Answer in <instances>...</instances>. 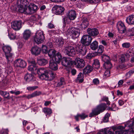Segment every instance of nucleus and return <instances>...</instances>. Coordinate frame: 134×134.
<instances>
[{
  "label": "nucleus",
  "mask_w": 134,
  "mask_h": 134,
  "mask_svg": "<svg viewBox=\"0 0 134 134\" xmlns=\"http://www.w3.org/2000/svg\"><path fill=\"white\" fill-rule=\"evenodd\" d=\"M8 129H3L1 131L2 134H8Z\"/></svg>",
  "instance_id": "56"
},
{
  "label": "nucleus",
  "mask_w": 134,
  "mask_h": 134,
  "mask_svg": "<svg viewBox=\"0 0 134 134\" xmlns=\"http://www.w3.org/2000/svg\"><path fill=\"white\" fill-rule=\"evenodd\" d=\"M54 60L57 63H59L60 61H62V56L61 54L59 52L57 53L54 56Z\"/></svg>",
  "instance_id": "28"
},
{
  "label": "nucleus",
  "mask_w": 134,
  "mask_h": 134,
  "mask_svg": "<svg viewBox=\"0 0 134 134\" xmlns=\"http://www.w3.org/2000/svg\"><path fill=\"white\" fill-rule=\"evenodd\" d=\"M45 39L43 33L41 30L37 31L34 37V40L37 44L42 43Z\"/></svg>",
  "instance_id": "4"
},
{
  "label": "nucleus",
  "mask_w": 134,
  "mask_h": 134,
  "mask_svg": "<svg viewBox=\"0 0 134 134\" xmlns=\"http://www.w3.org/2000/svg\"><path fill=\"white\" fill-rule=\"evenodd\" d=\"M0 94L5 98L9 99V94L7 92L0 91Z\"/></svg>",
  "instance_id": "36"
},
{
  "label": "nucleus",
  "mask_w": 134,
  "mask_h": 134,
  "mask_svg": "<svg viewBox=\"0 0 134 134\" xmlns=\"http://www.w3.org/2000/svg\"><path fill=\"white\" fill-rule=\"evenodd\" d=\"M104 47L101 45H99L98 48L97 52L98 53L101 54L104 51Z\"/></svg>",
  "instance_id": "42"
},
{
  "label": "nucleus",
  "mask_w": 134,
  "mask_h": 134,
  "mask_svg": "<svg viewBox=\"0 0 134 134\" xmlns=\"http://www.w3.org/2000/svg\"><path fill=\"white\" fill-rule=\"evenodd\" d=\"M79 116L82 119H84L88 116V115L84 113H82L81 114H79Z\"/></svg>",
  "instance_id": "58"
},
{
  "label": "nucleus",
  "mask_w": 134,
  "mask_h": 134,
  "mask_svg": "<svg viewBox=\"0 0 134 134\" xmlns=\"http://www.w3.org/2000/svg\"><path fill=\"white\" fill-rule=\"evenodd\" d=\"M65 84L64 80L63 78H60V80L57 83V86L58 87H60Z\"/></svg>",
  "instance_id": "43"
},
{
  "label": "nucleus",
  "mask_w": 134,
  "mask_h": 134,
  "mask_svg": "<svg viewBox=\"0 0 134 134\" xmlns=\"http://www.w3.org/2000/svg\"><path fill=\"white\" fill-rule=\"evenodd\" d=\"M133 73H134V69L131 70L129 71L126 73V75L130 76Z\"/></svg>",
  "instance_id": "55"
},
{
  "label": "nucleus",
  "mask_w": 134,
  "mask_h": 134,
  "mask_svg": "<svg viewBox=\"0 0 134 134\" xmlns=\"http://www.w3.org/2000/svg\"><path fill=\"white\" fill-rule=\"evenodd\" d=\"M125 60V55H122L121 56V57L120 58L119 61L121 63H124Z\"/></svg>",
  "instance_id": "54"
},
{
  "label": "nucleus",
  "mask_w": 134,
  "mask_h": 134,
  "mask_svg": "<svg viewBox=\"0 0 134 134\" xmlns=\"http://www.w3.org/2000/svg\"><path fill=\"white\" fill-rule=\"evenodd\" d=\"M110 75V71L109 70H106L104 73V76L106 77H108Z\"/></svg>",
  "instance_id": "60"
},
{
  "label": "nucleus",
  "mask_w": 134,
  "mask_h": 134,
  "mask_svg": "<svg viewBox=\"0 0 134 134\" xmlns=\"http://www.w3.org/2000/svg\"><path fill=\"white\" fill-rule=\"evenodd\" d=\"M66 16L70 20H74L76 18L77 14L75 10H71L67 13Z\"/></svg>",
  "instance_id": "15"
},
{
  "label": "nucleus",
  "mask_w": 134,
  "mask_h": 134,
  "mask_svg": "<svg viewBox=\"0 0 134 134\" xmlns=\"http://www.w3.org/2000/svg\"><path fill=\"white\" fill-rule=\"evenodd\" d=\"M103 101H105L107 102V104L108 105H109L110 104V102L108 100V97L106 96H104L102 98L101 100H100L99 102H101Z\"/></svg>",
  "instance_id": "41"
},
{
  "label": "nucleus",
  "mask_w": 134,
  "mask_h": 134,
  "mask_svg": "<svg viewBox=\"0 0 134 134\" xmlns=\"http://www.w3.org/2000/svg\"><path fill=\"white\" fill-rule=\"evenodd\" d=\"M102 60L104 63L108 61H109L110 58L109 56L106 55H103L102 56Z\"/></svg>",
  "instance_id": "45"
},
{
  "label": "nucleus",
  "mask_w": 134,
  "mask_h": 134,
  "mask_svg": "<svg viewBox=\"0 0 134 134\" xmlns=\"http://www.w3.org/2000/svg\"><path fill=\"white\" fill-rule=\"evenodd\" d=\"M130 125H132L134 127V119L133 120L129 121L127 123L125 126L126 127L129 126Z\"/></svg>",
  "instance_id": "49"
},
{
  "label": "nucleus",
  "mask_w": 134,
  "mask_h": 134,
  "mask_svg": "<svg viewBox=\"0 0 134 134\" xmlns=\"http://www.w3.org/2000/svg\"><path fill=\"white\" fill-rule=\"evenodd\" d=\"M37 6L34 4H30L27 7L26 13L27 14H32L35 13L37 10Z\"/></svg>",
  "instance_id": "11"
},
{
  "label": "nucleus",
  "mask_w": 134,
  "mask_h": 134,
  "mask_svg": "<svg viewBox=\"0 0 134 134\" xmlns=\"http://www.w3.org/2000/svg\"><path fill=\"white\" fill-rule=\"evenodd\" d=\"M55 14L57 15H60L62 14L64 11L65 9L64 8L61 6L57 5L54 7Z\"/></svg>",
  "instance_id": "17"
},
{
  "label": "nucleus",
  "mask_w": 134,
  "mask_h": 134,
  "mask_svg": "<svg viewBox=\"0 0 134 134\" xmlns=\"http://www.w3.org/2000/svg\"><path fill=\"white\" fill-rule=\"evenodd\" d=\"M126 22L129 25L134 24V15H131L126 19Z\"/></svg>",
  "instance_id": "23"
},
{
  "label": "nucleus",
  "mask_w": 134,
  "mask_h": 134,
  "mask_svg": "<svg viewBox=\"0 0 134 134\" xmlns=\"http://www.w3.org/2000/svg\"><path fill=\"white\" fill-rule=\"evenodd\" d=\"M92 40L91 36L88 35H83L81 38V43L85 46H88L91 43Z\"/></svg>",
  "instance_id": "8"
},
{
  "label": "nucleus",
  "mask_w": 134,
  "mask_h": 134,
  "mask_svg": "<svg viewBox=\"0 0 134 134\" xmlns=\"http://www.w3.org/2000/svg\"><path fill=\"white\" fill-rule=\"evenodd\" d=\"M42 50L44 54H47L48 53L47 47L45 45H42Z\"/></svg>",
  "instance_id": "48"
},
{
  "label": "nucleus",
  "mask_w": 134,
  "mask_h": 134,
  "mask_svg": "<svg viewBox=\"0 0 134 134\" xmlns=\"http://www.w3.org/2000/svg\"><path fill=\"white\" fill-rule=\"evenodd\" d=\"M48 61L46 59H42L39 60L38 63L40 65H44L48 63Z\"/></svg>",
  "instance_id": "38"
},
{
  "label": "nucleus",
  "mask_w": 134,
  "mask_h": 134,
  "mask_svg": "<svg viewBox=\"0 0 134 134\" xmlns=\"http://www.w3.org/2000/svg\"><path fill=\"white\" fill-rule=\"evenodd\" d=\"M66 35L71 36L73 39L78 37L80 34V30L73 27H70L66 31Z\"/></svg>",
  "instance_id": "1"
},
{
  "label": "nucleus",
  "mask_w": 134,
  "mask_h": 134,
  "mask_svg": "<svg viewBox=\"0 0 134 134\" xmlns=\"http://www.w3.org/2000/svg\"><path fill=\"white\" fill-rule=\"evenodd\" d=\"M113 129H118V130L115 131V134H123L124 131V127L121 126L118 127H114Z\"/></svg>",
  "instance_id": "25"
},
{
  "label": "nucleus",
  "mask_w": 134,
  "mask_h": 134,
  "mask_svg": "<svg viewBox=\"0 0 134 134\" xmlns=\"http://www.w3.org/2000/svg\"><path fill=\"white\" fill-rule=\"evenodd\" d=\"M83 76L81 72H80L77 75V77L76 79L77 82L81 83L83 81Z\"/></svg>",
  "instance_id": "30"
},
{
  "label": "nucleus",
  "mask_w": 134,
  "mask_h": 134,
  "mask_svg": "<svg viewBox=\"0 0 134 134\" xmlns=\"http://www.w3.org/2000/svg\"><path fill=\"white\" fill-rule=\"evenodd\" d=\"M71 72L72 75H74L76 74V70L75 69H72L71 71Z\"/></svg>",
  "instance_id": "62"
},
{
  "label": "nucleus",
  "mask_w": 134,
  "mask_h": 134,
  "mask_svg": "<svg viewBox=\"0 0 134 134\" xmlns=\"http://www.w3.org/2000/svg\"><path fill=\"white\" fill-rule=\"evenodd\" d=\"M86 1L90 3H97L99 2V0H86Z\"/></svg>",
  "instance_id": "51"
},
{
  "label": "nucleus",
  "mask_w": 134,
  "mask_h": 134,
  "mask_svg": "<svg viewBox=\"0 0 134 134\" xmlns=\"http://www.w3.org/2000/svg\"><path fill=\"white\" fill-rule=\"evenodd\" d=\"M106 108L105 103H102L98 105L97 107L93 109L92 112L89 115L90 117H92L94 115H97L103 111Z\"/></svg>",
  "instance_id": "2"
},
{
  "label": "nucleus",
  "mask_w": 134,
  "mask_h": 134,
  "mask_svg": "<svg viewBox=\"0 0 134 134\" xmlns=\"http://www.w3.org/2000/svg\"><path fill=\"white\" fill-rule=\"evenodd\" d=\"M61 62L62 65L66 67H70L75 64L74 61H72L69 58L63 57Z\"/></svg>",
  "instance_id": "9"
},
{
  "label": "nucleus",
  "mask_w": 134,
  "mask_h": 134,
  "mask_svg": "<svg viewBox=\"0 0 134 134\" xmlns=\"http://www.w3.org/2000/svg\"><path fill=\"white\" fill-rule=\"evenodd\" d=\"M38 88L37 86H28L27 87V89L28 91H33Z\"/></svg>",
  "instance_id": "52"
},
{
  "label": "nucleus",
  "mask_w": 134,
  "mask_h": 134,
  "mask_svg": "<svg viewBox=\"0 0 134 134\" xmlns=\"http://www.w3.org/2000/svg\"><path fill=\"white\" fill-rule=\"evenodd\" d=\"M18 2H20V4L23 5L25 7H27L29 2L27 0H18Z\"/></svg>",
  "instance_id": "37"
},
{
  "label": "nucleus",
  "mask_w": 134,
  "mask_h": 134,
  "mask_svg": "<svg viewBox=\"0 0 134 134\" xmlns=\"http://www.w3.org/2000/svg\"><path fill=\"white\" fill-rule=\"evenodd\" d=\"M93 70V67L89 65H88L83 69V74H86L90 73Z\"/></svg>",
  "instance_id": "20"
},
{
  "label": "nucleus",
  "mask_w": 134,
  "mask_h": 134,
  "mask_svg": "<svg viewBox=\"0 0 134 134\" xmlns=\"http://www.w3.org/2000/svg\"><path fill=\"white\" fill-rule=\"evenodd\" d=\"M14 65L15 67L24 68L26 66V63L24 60L20 59H18L15 60Z\"/></svg>",
  "instance_id": "10"
},
{
  "label": "nucleus",
  "mask_w": 134,
  "mask_h": 134,
  "mask_svg": "<svg viewBox=\"0 0 134 134\" xmlns=\"http://www.w3.org/2000/svg\"><path fill=\"white\" fill-rule=\"evenodd\" d=\"M49 67L51 69L54 70H57L58 68L57 64L52 59L49 61Z\"/></svg>",
  "instance_id": "21"
},
{
  "label": "nucleus",
  "mask_w": 134,
  "mask_h": 134,
  "mask_svg": "<svg viewBox=\"0 0 134 134\" xmlns=\"http://www.w3.org/2000/svg\"><path fill=\"white\" fill-rule=\"evenodd\" d=\"M112 66V64L109 61L104 63L103 65L104 67L107 69H110Z\"/></svg>",
  "instance_id": "33"
},
{
  "label": "nucleus",
  "mask_w": 134,
  "mask_h": 134,
  "mask_svg": "<svg viewBox=\"0 0 134 134\" xmlns=\"http://www.w3.org/2000/svg\"><path fill=\"white\" fill-rule=\"evenodd\" d=\"M41 94L40 92L35 91L30 94L26 96V98L29 99L38 96Z\"/></svg>",
  "instance_id": "29"
},
{
  "label": "nucleus",
  "mask_w": 134,
  "mask_h": 134,
  "mask_svg": "<svg viewBox=\"0 0 134 134\" xmlns=\"http://www.w3.org/2000/svg\"><path fill=\"white\" fill-rule=\"evenodd\" d=\"M22 23L21 20L14 21L12 23L11 26L14 30H19L21 27Z\"/></svg>",
  "instance_id": "14"
},
{
  "label": "nucleus",
  "mask_w": 134,
  "mask_h": 134,
  "mask_svg": "<svg viewBox=\"0 0 134 134\" xmlns=\"http://www.w3.org/2000/svg\"><path fill=\"white\" fill-rule=\"evenodd\" d=\"M56 44L59 46L62 45L64 43L63 40L61 38H59L56 41Z\"/></svg>",
  "instance_id": "46"
},
{
  "label": "nucleus",
  "mask_w": 134,
  "mask_h": 134,
  "mask_svg": "<svg viewBox=\"0 0 134 134\" xmlns=\"http://www.w3.org/2000/svg\"><path fill=\"white\" fill-rule=\"evenodd\" d=\"M34 77L31 74L27 73L25 75L24 79L27 82L33 81L34 80Z\"/></svg>",
  "instance_id": "24"
},
{
  "label": "nucleus",
  "mask_w": 134,
  "mask_h": 134,
  "mask_svg": "<svg viewBox=\"0 0 134 134\" xmlns=\"http://www.w3.org/2000/svg\"><path fill=\"white\" fill-rule=\"evenodd\" d=\"M117 27L119 33L122 34L125 33L126 27L123 22L121 21H119L117 24Z\"/></svg>",
  "instance_id": "12"
},
{
  "label": "nucleus",
  "mask_w": 134,
  "mask_h": 134,
  "mask_svg": "<svg viewBox=\"0 0 134 134\" xmlns=\"http://www.w3.org/2000/svg\"><path fill=\"white\" fill-rule=\"evenodd\" d=\"M56 52V51L55 50L52 49H50L48 51L47 53L50 57L52 58L54 56Z\"/></svg>",
  "instance_id": "34"
},
{
  "label": "nucleus",
  "mask_w": 134,
  "mask_h": 134,
  "mask_svg": "<svg viewBox=\"0 0 134 134\" xmlns=\"http://www.w3.org/2000/svg\"><path fill=\"white\" fill-rule=\"evenodd\" d=\"M93 82L94 84L97 85L99 84V80L98 79H95L93 80Z\"/></svg>",
  "instance_id": "57"
},
{
  "label": "nucleus",
  "mask_w": 134,
  "mask_h": 134,
  "mask_svg": "<svg viewBox=\"0 0 134 134\" xmlns=\"http://www.w3.org/2000/svg\"><path fill=\"white\" fill-rule=\"evenodd\" d=\"M18 11L21 13H24L26 14V10L27 9V7H25L23 5L19 4L18 7Z\"/></svg>",
  "instance_id": "27"
},
{
  "label": "nucleus",
  "mask_w": 134,
  "mask_h": 134,
  "mask_svg": "<svg viewBox=\"0 0 134 134\" xmlns=\"http://www.w3.org/2000/svg\"><path fill=\"white\" fill-rule=\"evenodd\" d=\"M98 134H114L111 131L108 129L104 130V131L100 132Z\"/></svg>",
  "instance_id": "39"
},
{
  "label": "nucleus",
  "mask_w": 134,
  "mask_h": 134,
  "mask_svg": "<svg viewBox=\"0 0 134 134\" xmlns=\"http://www.w3.org/2000/svg\"><path fill=\"white\" fill-rule=\"evenodd\" d=\"M75 48L77 53L80 56L82 57L86 54L87 48L85 46L78 44L75 45Z\"/></svg>",
  "instance_id": "5"
},
{
  "label": "nucleus",
  "mask_w": 134,
  "mask_h": 134,
  "mask_svg": "<svg viewBox=\"0 0 134 134\" xmlns=\"http://www.w3.org/2000/svg\"><path fill=\"white\" fill-rule=\"evenodd\" d=\"M37 73L39 75L40 78L42 80H49L51 79V78L49 79V71L44 68L38 69Z\"/></svg>",
  "instance_id": "3"
},
{
  "label": "nucleus",
  "mask_w": 134,
  "mask_h": 134,
  "mask_svg": "<svg viewBox=\"0 0 134 134\" xmlns=\"http://www.w3.org/2000/svg\"><path fill=\"white\" fill-rule=\"evenodd\" d=\"M122 46L125 48H129L130 46V44L129 42H125L122 44Z\"/></svg>",
  "instance_id": "47"
},
{
  "label": "nucleus",
  "mask_w": 134,
  "mask_h": 134,
  "mask_svg": "<svg viewBox=\"0 0 134 134\" xmlns=\"http://www.w3.org/2000/svg\"><path fill=\"white\" fill-rule=\"evenodd\" d=\"M43 110V112L47 115L51 114L52 112L51 109L47 108H44Z\"/></svg>",
  "instance_id": "40"
},
{
  "label": "nucleus",
  "mask_w": 134,
  "mask_h": 134,
  "mask_svg": "<svg viewBox=\"0 0 134 134\" xmlns=\"http://www.w3.org/2000/svg\"><path fill=\"white\" fill-rule=\"evenodd\" d=\"M47 46L48 47L50 48H52L53 47V45L52 42H49L47 44Z\"/></svg>",
  "instance_id": "64"
},
{
  "label": "nucleus",
  "mask_w": 134,
  "mask_h": 134,
  "mask_svg": "<svg viewBox=\"0 0 134 134\" xmlns=\"http://www.w3.org/2000/svg\"><path fill=\"white\" fill-rule=\"evenodd\" d=\"M49 79L51 78V79H53L55 77V74L53 72L49 71Z\"/></svg>",
  "instance_id": "50"
},
{
  "label": "nucleus",
  "mask_w": 134,
  "mask_h": 134,
  "mask_svg": "<svg viewBox=\"0 0 134 134\" xmlns=\"http://www.w3.org/2000/svg\"><path fill=\"white\" fill-rule=\"evenodd\" d=\"M124 33L128 37L134 36V28H132L128 30H127L126 29V30Z\"/></svg>",
  "instance_id": "26"
},
{
  "label": "nucleus",
  "mask_w": 134,
  "mask_h": 134,
  "mask_svg": "<svg viewBox=\"0 0 134 134\" xmlns=\"http://www.w3.org/2000/svg\"><path fill=\"white\" fill-rule=\"evenodd\" d=\"M101 43L106 47H109L110 46L109 42L107 40H102L101 41Z\"/></svg>",
  "instance_id": "44"
},
{
  "label": "nucleus",
  "mask_w": 134,
  "mask_h": 134,
  "mask_svg": "<svg viewBox=\"0 0 134 134\" xmlns=\"http://www.w3.org/2000/svg\"><path fill=\"white\" fill-rule=\"evenodd\" d=\"M31 32L29 30H25L23 33V37L25 40H27L30 37L31 35Z\"/></svg>",
  "instance_id": "31"
},
{
  "label": "nucleus",
  "mask_w": 134,
  "mask_h": 134,
  "mask_svg": "<svg viewBox=\"0 0 134 134\" xmlns=\"http://www.w3.org/2000/svg\"><path fill=\"white\" fill-rule=\"evenodd\" d=\"M98 47V42L96 40L93 41L90 44L91 49L93 50H95Z\"/></svg>",
  "instance_id": "32"
},
{
  "label": "nucleus",
  "mask_w": 134,
  "mask_h": 134,
  "mask_svg": "<svg viewBox=\"0 0 134 134\" xmlns=\"http://www.w3.org/2000/svg\"><path fill=\"white\" fill-rule=\"evenodd\" d=\"M87 32L90 36H95L99 34L98 30L95 28L91 29L88 28L87 29Z\"/></svg>",
  "instance_id": "16"
},
{
  "label": "nucleus",
  "mask_w": 134,
  "mask_h": 134,
  "mask_svg": "<svg viewBox=\"0 0 134 134\" xmlns=\"http://www.w3.org/2000/svg\"><path fill=\"white\" fill-rule=\"evenodd\" d=\"M93 66L96 69H98L100 67V64L99 60L97 59H95L93 60L92 64Z\"/></svg>",
  "instance_id": "35"
},
{
  "label": "nucleus",
  "mask_w": 134,
  "mask_h": 134,
  "mask_svg": "<svg viewBox=\"0 0 134 134\" xmlns=\"http://www.w3.org/2000/svg\"><path fill=\"white\" fill-rule=\"evenodd\" d=\"M76 66L77 68H81L83 67L85 65V62L84 60L82 59L77 58L76 59Z\"/></svg>",
  "instance_id": "18"
},
{
  "label": "nucleus",
  "mask_w": 134,
  "mask_h": 134,
  "mask_svg": "<svg viewBox=\"0 0 134 134\" xmlns=\"http://www.w3.org/2000/svg\"><path fill=\"white\" fill-rule=\"evenodd\" d=\"M63 51L65 54L70 56H73L75 53L74 48L71 46L64 47Z\"/></svg>",
  "instance_id": "7"
},
{
  "label": "nucleus",
  "mask_w": 134,
  "mask_h": 134,
  "mask_svg": "<svg viewBox=\"0 0 134 134\" xmlns=\"http://www.w3.org/2000/svg\"><path fill=\"white\" fill-rule=\"evenodd\" d=\"M124 101L121 100H120L118 101V103L119 105L120 106H122L124 104Z\"/></svg>",
  "instance_id": "63"
},
{
  "label": "nucleus",
  "mask_w": 134,
  "mask_h": 134,
  "mask_svg": "<svg viewBox=\"0 0 134 134\" xmlns=\"http://www.w3.org/2000/svg\"><path fill=\"white\" fill-rule=\"evenodd\" d=\"M48 28L49 29H53L55 27L54 25L51 23H48Z\"/></svg>",
  "instance_id": "61"
},
{
  "label": "nucleus",
  "mask_w": 134,
  "mask_h": 134,
  "mask_svg": "<svg viewBox=\"0 0 134 134\" xmlns=\"http://www.w3.org/2000/svg\"><path fill=\"white\" fill-rule=\"evenodd\" d=\"M82 23L81 24V28L85 29L88 25L89 22L86 18H83L82 20Z\"/></svg>",
  "instance_id": "22"
},
{
  "label": "nucleus",
  "mask_w": 134,
  "mask_h": 134,
  "mask_svg": "<svg viewBox=\"0 0 134 134\" xmlns=\"http://www.w3.org/2000/svg\"><path fill=\"white\" fill-rule=\"evenodd\" d=\"M28 62L29 64V66L28 68V70L31 71L32 72L36 71L37 67L36 65L35 62L34 60L32 61L28 60Z\"/></svg>",
  "instance_id": "13"
},
{
  "label": "nucleus",
  "mask_w": 134,
  "mask_h": 134,
  "mask_svg": "<svg viewBox=\"0 0 134 134\" xmlns=\"http://www.w3.org/2000/svg\"><path fill=\"white\" fill-rule=\"evenodd\" d=\"M111 108L113 110V111H115L118 109V108L116 107V104L115 103L112 104Z\"/></svg>",
  "instance_id": "59"
},
{
  "label": "nucleus",
  "mask_w": 134,
  "mask_h": 134,
  "mask_svg": "<svg viewBox=\"0 0 134 134\" xmlns=\"http://www.w3.org/2000/svg\"><path fill=\"white\" fill-rule=\"evenodd\" d=\"M41 50L40 48L37 46H35L32 48L31 52L32 54L37 55L40 53Z\"/></svg>",
  "instance_id": "19"
},
{
  "label": "nucleus",
  "mask_w": 134,
  "mask_h": 134,
  "mask_svg": "<svg viewBox=\"0 0 134 134\" xmlns=\"http://www.w3.org/2000/svg\"><path fill=\"white\" fill-rule=\"evenodd\" d=\"M2 49L5 53L6 59L8 62L12 60L13 54L10 53L11 48L10 46H3Z\"/></svg>",
  "instance_id": "6"
},
{
  "label": "nucleus",
  "mask_w": 134,
  "mask_h": 134,
  "mask_svg": "<svg viewBox=\"0 0 134 134\" xmlns=\"http://www.w3.org/2000/svg\"><path fill=\"white\" fill-rule=\"evenodd\" d=\"M8 36L11 40L14 39L16 37V35L15 34H9Z\"/></svg>",
  "instance_id": "53"
}]
</instances>
